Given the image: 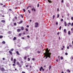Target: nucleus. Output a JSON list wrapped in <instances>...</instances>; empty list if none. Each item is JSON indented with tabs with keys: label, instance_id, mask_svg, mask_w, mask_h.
Listing matches in <instances>:
<instances>
[{
	"label": "nucleus",
	"instance_id": "f257e3e1",
	"mask_svg": "<svg viewBox=\"0 0 73 73\" xmlns=\"http://www.w3.org/2000/svg\"><path fill=\"white\" fill-rule=\"evenodd\" d=\"M46 53H44V56L46 57V59L48 57H49V58H50V55L51 54V53L49 52V51L48 50V49H47L46 50Z\"/></svg>",
	"mask_w": 73,
	"mask_h": 73
},
{
	"label": "nucleus",
	"instance_id": "f03ea898",
	"mask_svg": "<svg viewBox=\"0 0 73 73\" xmlns=\"http://www.w3.org/2000/svg\"><path fill=\"white\" fill-rule=\"evenodd\" d=\"M42 69V71H44V69H43V68H42V67L41 66L40 69V71H41Z\"/></svg>",
	"mask_w": 73,
	"mask_h": 73
},
{
	"label": "nucleus",
	"instance_id": "7ed1b4c3",
	"mask_svg": "<svg viewBox=\"0 0 73 73\" xmlns=\"http://www.w3.org/2000/svg\"><path fill=\"white\" fill-rule=\"evenodd\" d=\"M35 27H38V23H35Z\"/></svg>",
	"mask_w": 73,
	"mask_h": 73
},
{
	"label": "nucleus",
	"instance_id": "20e7f679",
	"mask_svg": "<svg viewBox=\"0 0 73 73\" xmlns=\"http://www.w3.org/2000/svg\"><path fill=\"white\" fill-rule=\"evenodd\" d=\"M0 70L1 71H5V69L4 68L2 67L0 68Z\"/></svg>",
	"mask_w": 73,
	"mask_h": 73
},
{
	"label": "nucleus",
	"instance_id": "39448f33",
	"mask_svg": "<svg viewBox=\"0 0 73 73\" xmlns=\"http://www.w3.org/2000/svg\"><path fill=\"white\" fill-rule=\"evenodd\" d=\"M17 31L18 32H20V31H21V29H17Z\"/></svg>",
	"mask_w": 73,
	"mask_h": 73
},
{
	"label": "nucleus",
	"instance_id": "423d86ee",
	"mask_svg": "<svg viewBox=\"0 0 73 73\" xmlns=\"http://www.w3.org/2000/svg\"><path fill=\"white\" fill-rule=\"evenodd\" d=\"M9 52L11 55H12V54H13L12 52H11V51H9Z\"/></svg>",
	"mask_w": 73,
	"mask_h": 73
},
{
	"label": "nucleus",
	"instance_id": "0eeeda50",
	"mask_svg": "<svg viewBox=\"0 0 73 73\" xmlns=\"http://www.w3.org/2000/svg\"><path fill=\"white\" fill-rule=\"evenodd\" d=\"M1 22L2 23H4L5 22V21L4 20H2L1 21Z\"/></svg>",
	"mask_w": 73,
	"mask_h": 73
},
{
	"label": "nucleus",
	"instance_id": "6e6552de",
	"mask_svg": "<svg viewBox=\"0 0 73 73\" xmlns=\"http://www.w3.org/2000/svg\"><path fill=\"white\" fill-rule=\"evenodd\" d=\"M32 9V11H34L35 12V11H36V10L35 9V8L32 9Z\"/></svg>",
	"mask_w": 73,
	"mask_h": 73
},
{
	"label": "nucleus",
	"instance_id": "1a4fd4ad",
	"mask_svg": "<svg viewBox=\"0 0 73 73\" xmlns=\"http://www.w3.org/2000/svg\"><path fill=\"white\" fill-rule=\"evenodd\" d=\"M24 27H21V29L22 30V31H23L24 30Z\"/></svg>",
	"mask_w": 73,
	"mask_h": 73
},
{
	"label": "nucleus",
	"instance_id": "9d476101",
	"mask_svg": "<svg viewBox=\"0 0 73 73\" xmlns=\"http://www.w3.org/2000/svg\"><path fill=\"white\" fill-rule=\"evenodd\" d=\"M16 60L15 59H14V64H15V63H16Z\"/></svg>",
	"mask_w": 73,
	"mask_h": 73
},
{
	"label": "nucleus",
	"instance_id": "9b49d317",
	"mask_svg": "<svg viewBox=\"0 0 73 73\" xmlns=\"http://www.w3.org/2000/svg\"><path fill=\"white\" fill-rule=\"evenodd\" d=\"M64 25H65V27H66V26L67 25V24H66V22H65Z\"/></svg>",
	"mask_w": 73,
	"mask_h": 73
},
{
	"label": "nucleus",
	"instance_id": "f8f14e48",
	"mask_svg": "<svg viewBox=\"0 0 73 73\" xmlns=\"http://www.w3.org/2000/svg\"><path fill=\"white\" fill-rule=\"evenodd\" d=\"M14 50V49H13V48H12L10 49V51H11V52H12V51H13Z\"/></svg>",
	"mask_w": 73,
	"mask_h": 73
},
{
	"label": "nucleus",
	"instance_id": "ddd939ff",
	"mask_svg": "<svg viewBox=\"0 0 73 73\" xmlns=\"http://www.w3.org/2000/svg\"><path fill=\"white\" fill-rule=\"evenodd\" d=\"M2 44H5V41H3L2 42Z\"/></svg>",
	"mask_w": 73,
	"mask_h": 73
},
{
	"label": "nucleus",
	"instance_id": "4468645a",
	"mask_svg": "<svg viewBox=\"0 0 73 73\" xmlns=\"http://www.w3.org/2000/svg\"><path fill=\"white\" fill-rule=\"evenodd\" d=\"M66 29H64V33H66Z\"/></svg>",
	"mask_w": 73,
	"mask_h": 73
},
{
	"label": "nucleus",
	"instance_id": "2eb2a0df",
	"mask_svg": "<svg viewBox=\"0 0 73 73\" xmlns=\"http://www.w3.org/2000/svg\"><path fill=\"white\" fill-rule=\"evenodd\" d=\"M22 23H23V21H21L19 23V24H21Z\"/></svg>",
	"mask_w": 73,
	"mask_h": 73
},
{
	"label": "nucleus",
	"instance_id": "dca6fc26",
	"mask_svg": "<svg viewBox=\"0 0 73 73\" xmlns=\"http://www.w3.org/2000/svg\"><path fill=\"white\" fill-rule=\"evenodd\" d=\"M3 37V36L2 35L0 36V38H2Z\"/></svg>",
	"mask_w": 73,
	"mask_h": 73
},
{
	"label": "nucleus",
	"instance_id": "f3484780",
	"mask_svg": "<svg viewBox=\"0 0 73 73\" xmlns=\"http://www.w3.org/2000/svg\"><path fill=\"white\" fill-rule=\"evenodd\" d=\"M68 35H70V31H69L68 32Z\"/></svg>",
	"mask_w": 73,
	"mask_h": 73
},
{
	"label": "nucleus",
	"instance_id": "a211bd4d",
	"mask_svg": "<svg viewBox=\"0 0 73 73\" xmlns=\"http://www.w3.org/2000/svg\"><path fill=\"white\" fill-rule=\"evenodd\" d=\"M16 53H17V54H18V55H19V52L18 51H17L16 52Z\"/></svg>",
	"mask_w": 73,
	"mask_h": 73
},
{
	"label": "nucleus",
	"instance_id": "6ab92c4d",
	"mask_svg": "<svg viewBox=\"0 0 73 73\" xmlns=\"http://www.w3.org/2000/svg\"><path fill=\"white\" fill-rule=\"evenodd\" d=\"M63 57L62 56H61L60 57V59L61 60H62L63 59Z\"/></svg>",
	"mask_w": 73,
	"mask_h": 73
},
{
	"label": "nucleus",
	"instance_id": "aec40b11",
	"mask_svg": "<svg viewBox=\"0 0 73 73\" xmlns=\"http://www.w3.org/2000/svg\"><path fill=\"white\" fill-rule=\"evenodd\" d=\"M16 39V37H14L13 38V40H15Z\"/></svg>",
	"mask_w": 73,
	"mask_h": 73
},
{
	"label": "nucleus",
	"instance_id": "412c9836",
	"mask_svg": "<svg viewBox=\"0 0 73 73\" xmlns=\"http://www.w3.org/2000/svg\"><path fill=\"white\" fill-rule=\"evenodd\" d=\"M8 33H9V34H11V32L10 31H9L8 32Z\"/></svg>",
	"mask_w": 73,
	"mask_h": 73
},
{
	"label": "nucleus",
	"instance_id": "4be33fe9",
	"mask_svg": "<svg viewBox=\"0 0 73 73\" xmlns=\"http://www.w3.org/2000/svg\"><path fill=\"white\" fill-rule=\"evenodd\" d=\"M67 72H70V71L69 70H67Z\"/></svg>",
	"mask_w": 73,
	"mask_h": 73
},
{
	"label": "nucleus",
	"instance_id": "5701e85b",
	"mask_svg": "<svg viewBox=\"0 0 73 73\" xmlns=\"http://www.w3.org/2000/svg\"><path fill=\"white\" fill-rule=\"evenodd\" d=\"M19 36H21V33H19Z\"/></svg>",
	"mask_w": 73,
	"mask_h": 73
},
{
	"label": "nucleus",
	"instance_id": "b1692460",
	"mask_svg": "<svg viewBox=\"0 0 73 73\" xmlns=\"http://www.w3.org/2000/svg\"><path fill=\"white\" fill-rule=\"evenodd\" d=\"M69 46H70V47H72V45L71 44H70L69 45Z\"/></svg>",
	"mask_w": 73,
	"mask_h": 73
},
{
	"label": "nucleus",
	"instance_id": "393cba45",
	"mask_svg": "<svg viewBox=\"0 0 73 73\" xmlns=\"http://www.w3.org/2000/svg\"><path fill=\"white\" fill-rule=\"evenodd\" d=\"M61 26H60V27L59 29V30H61Z\"/></svg>",
	"mask_w": 73,
	"mask_h": 73
},
{
	"label": "nucleus",
	"instance_id": "a878e982",
	"mask_svg": "<svg viewBox=\"0 0 73 73\" xmlns=\"http://www.w3.org/2000/svg\"><path fill=\"white\" fill-rule=\"evenodd\" d=\"M17 65H20V63L19 62H17Z\"/></svg>",
	"mask_w": 73,
	"mask_h": 73
},
{
	"label": "nucleus",
	"instance_id": "bb28decb",
	"mask_svg": "<svg viewBox=\"0 0 73 73\" xmlns=\"http://www.w3.org/2000/svg\"><path fill=\"white\" fill-rule=\"evenodd\" d=\"M26 58H27V56H26L25 57H24V59L25 60H26Z\"/></svg>",
	"mask_w": 73,
	"mask_h": 73
},
{
	"label": "nucleus",
	"instance_id": "cd10ccee",
	"mask_svg": "<svg viewBox=\"0 0 73 73\" xmlns=\"http://www.w3.org/2000/svg\"><path fill=\"white\" fill-rule=\"evenodd\" d=\"M28 61H30V58H28Z\"/></svg>",
	"mask_w": 73,
	"mask_h": 73
},
{
	"label": "nucleus",
	"instance_id": "c85d7f7f",
	"mask_svg": "<svg viewBox=\"0 0 73 73\" xmlns=\"http://www.w3.org/2000/svg\"><path fill=\"white\" fill-rule=\"evenodd\" d=\"M55 17V16H54V15H53V19H54Z\"/></svg>",
	"mask_w": 73,
	"mask_h": 73
},
{
	"label": "nucleus",
	"instance_id": "c756f323",
	"mask_svg": "<svg viewBox=\"0 0 73 73\" xmlns=\"http://www.w3.org/2000/svg\"><path fill=\"white\" fill-rule=\"evenodd\" d=\"M65 55H68V53L66 52V53H65Z\"/></svg>",
	"mask_w": 73,
	"mask_h": 73
},
{
	"label": "nucleus",
	"instance_id": "7c9ffc66",
	"mask_svg": "<svg viewBox=\"0 0 73 73\" xmlns=\"http://www.w3.org/2000/svg\"><path fill=\"white\" fill-rule=\"evenodd\" d=\"M23 11L25 12L26 11H25V10L24 9H23Z\"/></svg>",
	"mask_w": 73,
	"mask_h": 73
},
{
	"label": "nucleus",
	"instance_id": "2f4dec72",
	"mask_svg": "<svg viewBox=\"0 0 73 73\" xmlns=\"http://www.w3.org/2000/svg\"><path fill=\"white\" fill-rule=\"evenodd\" d=\"M57 18H58V17H59V14H58L57 15Z\"/></svg>",
	"mask_w": 73,
	"mask_h": 73
},
{
	"label": "nucleus",
	"instance_id": "473e14b6",
	"mask_svg": "<svg viewBox=\"0 0 73 73\" xmlns=\"http://www.w3.org/2000/svg\"><path fill=\"white\" fill-rule=\"evenodd\" d=\"M26 31L27 32H28V29H26Z\"/></svg>",
	"mask_w": 73,
	"mask_h": 73
},
{
	"label": "nucleus",
	"instance_id": "72a5a7b5",
	"mask_svg": "<svg viewBox=\"0 0 73 73\" xmlns=\"http://www.w3.org/2000/svg\"><path fill=\"white\" fill-rule=\"evenodd\" d=\"M51 68V66H49V69H50H50Z\"/></svg>",
	"mask_w": 73,
	"mask_h": 73
},
{
	"label": "nucleus",
	"instance_id": "f704fd0d",
	"mask_svg": "<svg viewBox=\"0 0 73 73\" xmlns=\"http://www.w3.org/2000/svg\"><path fill=\"white\" fill-rule=\"evenodd\" d=\"M48 2H49V3H50V1L49 0H48Z\"/></svg>",
	"mask_w": 73,
	"mask_h": 73
},
{
	"label": "nucleus",
	"instance_id": "c9c22d12",
	"mask_svg": "<svg viewBox=\"0 0 73 73\" xmlns=\"http://www.w3.org/2000/svg\"><path fill=\"white\" fill-rule=\"evenodd\" d=\"M14 25L15 26L16 25V23H15L14 24Z\"/></svg>",
	"mask_w": 73,
	"mask_h": 73
},
{
	"label": "nucleus",
	"instance_id": "e433bc0d",
	"mask_svg": "<svg viewBox=\"0 0 73 73\" xmlns=\"http://www.w3.org/2000/svg\"><path fill=\"white\" fill-rule=\"evenodd\" d=\"M56 25H57L58 24V22H56Z\"/></svg>",
	"mask_w": 73,
	"mask_h": 73
},
{
	"label": "nucleus",
	"instance_id": "4c0bfd02",
	"mask_svg": "<svg viewBox=\"0 0 73 73\" xmlns=\"http://www.w3.org/2000/svg\"><path fill=\"white\" fill-rule=\"evenodd\" d=\"M39 7V4H37V7Z\"/></svg>",
	"mask_w": 73,
	"mask_h": 73
},
{
	"label": "nucleus",
	"instance_id": "58836bf2",
	"mask_svg": "<svg viewBox=\"0 0 73 73\" xmlns=\"http://www.w3.org/2000/svg\"><path fill=\"white\" fill-rule=\"evenodd\" d=\"M38 53H40V51H38Z\"/></svg>",
	"mask_w": 73,
	"mask_h": 73
},
{
	"label": "nucleus",
	"instance_id": "ea45409f",
	"mask_svg": "<svg viewBox=\"0 0 73 73\" xmlns=\"http://www.w3.org/2000/svg\"><path fill=\"white\" fill-rule=\"evenodd\" d=\"M32 60H33V61H35V58H33L32 59Z\"/></svg>",
	"mask_w": 73,
	"mask_h": 73
},
{
	"label": "nucleus",
	"instance_id": "a19ab883",
	"mask_svg": "<svg viewBox=\"0 0 73 73\" xmlns=\"http://www.w3.org/2000/svg\"><path fill=\"white\" fill-rule=\"evenodd\" d=\"M59 11V9L58 8L57 9V12H58Z\"/></svg>",
	"mask_w": 73,
	"mask_h": 73
},
{
	"label": "nucleus",
	"instance_id": "79ce46f5",
	"mask_svg": "<svg viewBox=\"0 0 73 73\" xmlns=\"http://www.w3.org/2000/svg\"><path fill=\"white\" fill-rule=\"evenodd\" d=\"M71 20H73V17H71Z\"/></svg>",
	"mask_w": 73,
	"mask_h": 73
},
{
	"label": "nucleus",
	"instance_id": "37998d69",
	"mask_svg": "<svg viewBox=\"0 0 73 73\" xmlns=\"http://www.w3.org/2000/svg\"><path fill=\"white\" fill-rule=\"evenodd\" d=\"M13 60V58L12 57L11 58V61H12Z\"/></svg>",
	"mask_w": 73,
	"mask_h": 73
},
{
	"label": "nucleus",
	"instance_id": "c03bdc74",
	"mask_svg": "<svg viewBox=\"0 0 73 73\" xmlns=\"http://www.w3.org/2000/svg\"><path fill=\"white\" fill-rule=\"evenodd\" d=\"M73 26V23H72L71 24V26Z\"/></svg>",
	"mask_w": 73,
	"mask_h": 73
},
{
	"label": "nucleus",
	"instance_id": "a18cd8bd",
	"mask_svg": "<svg viewBox=\"0 0 73 73\" xmlns=\"http://www.w3.org/2000/svg\"><path fill=\"white\" fill-rule=\"evenodd\" d=\"M63 19H61V21H63Z\"/></svg>",
	"mask_w": 73,
	"mask_h": 73
},
{
	"label": "nucleus",
	"instance_id": "49530a36",
	"mask_svg": "<svg viewBox=\"0 0 73 73\" xmlns=\"http://www.w3.org/2000/svg\"><path fill=\"white\" fill-rule=\"evenodd\" d=\"M22 38L23 39V40H24V37Z\"/></svg>",
	"mask_w": 73,
	"mask_h": 73
},
{
	"label": "nucleus",
	"instance_id": "de8ad7c7",
	"mask_svg": "<svg viewBox=\"0 0 73 73\" xmlns=\"http://www.w3.org/2000/svg\"><path fill=\"white\" fill-rule=\"evenodd\" d=\"M15 19H17V18L16 17H15Z\"/></svg>",
	"mask_w": 73,
	"mask_h": 73
},
{
	"label": "nucleus",
	"instance_id": "09e8293b",
	"mask_svg": "<svg viewBox=\"0 0 73 73\" xmlns=\"http://www.w3.org/2000/svg\"><path fill=\"white\" fill-rule=\"evenodd\" d=\"M19 67H21V66H22L21 65H19Z\"/></svg>",
	"mask_w": 73,
	"mask_h": 73
},
{
	"label": "nucleus",
	"instance_id": "8fccbe9b",
	"mask_svg": "<svg viewBox=\"0 0 73 73\" xmlns=\"http://www.w3.org/2000/svg\"><path fill=\"white\" fill-rule=\"evenodd\" d=\"M61 2H62V3H64V1L63 0H62L61 1Z\"/></svg>",
	"mask_w": 73,
	"mask_h": 73
},
{
	"label": "nucleus",
	"instance_id": "3c124183",
	"mask_svg": "<svg viewBox=\"0 0 73 73\" xmlns=\"http://www.w3.org/2000/svg\"><path fill=\"white\" fill-rule=\"evenodd\" d=\"M27 37H28V38H29V35H28L27 36Z\"/></svg>",
	"mask_w": 73,
	"mask_h": 73
},
{
	"label": "nucleus",
	"instance_id": "603ef678",
	"mask_svg": "<svg viewBox=\"0 0 73 73\" xmlns=\"http://www.w3.org/2000/svg\"><path fill=\"white\" fill-rule=\"evenodd\" d=\"M21 16L22 18H23V16L22 15H21Z\"/></svg>",
	"mask_w": 73,
	"mask_h": 73
},
{
	"label": "nucleus",
	"instance_id": "864d4df0",
	"mask_svg": "<svg viewBox=\"0 0 73 73\" xmlns=\"http://www.w3.org/2000/svg\"><path fill=\"white\" fill-rule=\"evenodd\" d=\"M69 46H68L67 47V48L68 49H69Z\"/></svg>",
	"mask_w": 73,
	"mask_h": 73
},
{
	"label": "nucleus",
	"instance_id": "5fc2aeb1",
	"mask_svg": "<svg viewBox=\"0 0 73 73\" xmlns=\"http://www.w3.org/2000/svg\"><path fill=\"white\" fill-rule=\"evenodd\" d=\"M9 11H12V9H9Z\"/></svg>",
	"mask_w": 73,
	"mask_h": 73
},
{
	"label": "nucleus",
	"instance_id": "6e6d98bb",
	"mask_svg": "<svg viewBox=\"0 0 73 73\" xmlns=\"http://www.w3.org/2000/svg\"><path fill=\"white\" fill-rule=\"evenodd\" d=\"M68 24H69V25H71V23H68Z\"/></svg>",
	"mask_w": 73,
	"mask_h": 73
},
{
	"label": "nucleus",
	"instance_id": "4d7b16f0",
	"mask_svg": "<svg viewBox=\"0 0 73 73\" xmlns=\"http://www.w3.org/2000/svg\"><path fill=\"white\" fill-rule=\"evenodd\" d=\"M29 7H31V6H28L27 8V9H28V8H29Z\"/></svg>",
	"mask_w": 73,
	"mask_h": 73
},
{
	"label": "nucleus",
	"instance_id": "13d9d810",
	"mask_svg": "<svg viewBox=\"0 0 73 73\" xmlns=\"http://www.w3.org/2000/svg\"><path fill=\"white\" fill-rule=\"evenodd\" d=\"M27 28H29V26L28 25H27Z\"/></svg>",
	"mask_w": 73,
	"mask_h": 73
},
{
	"label": "nucleus",
	"instance_id": "bf43d9fd",
	"mask_svg": "<svg viewBox=\"0 0 73 73\" xmlns=\"http://www.w3.org/2000/svg\"><path fill=\"white\" fill-rule=\"evenodd\" d=\"M3 60H5V58H3Z\"/></svg>",
	"mask_w": 73,
	"mask_h": 73
},
{
	"label": "nucleus",
	"instance_id": "052dcab7",
	"mask_svg": "<svg viewBox=\"0 0 73 73\" xmlns=\"http://www.w3.org/2000/svg\"><path fill=\"white\" fill-rule=\"evenodd\" d=\"M23 35H25V33H23Z\"/></svg>",
	"mask_w": 73,
	"mask_h": 73
},
{
	"label": "nucleus",
	"instance_id": "680f3d73",
	"mask_svg": "<svg viewBox=\"0 0 73 73\" xmlns=\"http://www.w3.org/2000/svg\"><path fill=\"white\" fill-rule=\"evenodd\" d=\"M13 66H15V64H13Z\"/></svg>",
	"mask_w": 73,
	"mask_h": 73
},
{
	"label": "nucleus",
	"instance_id": "e2e57ef3",
	"mask_svg": "<svg viewBox=\"0 0 73 73\" xmlns=\"http://www.w3.org/2000/svg\"><path fill=\"white\" fill-rule=\"evenodd\" d=\"M22 73H25V72H24L23 71L22 72Z\"/></svg>",
	"mask_w": 73,
	"mask_h": 73
},
{
	"label": "nucleus",
	"instance_id": "0e129e2a",
	"mask_svg": "<svg viewBox=\"0 0 73 73\" xmlns=\"http://www.w3.org/2000/svg\"><path fill=\"white\" fill-rule=\"evenodd\" d=\"M26 67H28V65H26Z\"/></svg>",
	"mask_w": 73,
	"mask_h": 73
},
{
	"label": "nucleus",
	"instance_id": "69168bd1",
	"mask_svg": "<svg viewBox=\"0 0 73 73\" xmlns=\"http://www.w3.org/2000/svg\"><path fill=\"white\" fill-rule=\"evenodd\" d=\"M59 33H57V35H59Z\"/></svg>",
	"mask_w": 73,
	"mask_h": 73
},
{
	"label": "nucleus",
	"instance_id": "338daca9",
	"mask_svg": "<svg viewBox=\"0 0 73 73\" xmlns=\"http://www.w3.org/2000/svg\"><path fill=\"white\" fill-rule=\"evenodd\" d=\"M63 49H64V48H62L61 50H63Z\"/></svg>",
	"mask_w": 73,
	"mask_h": 73
},
{
	"label": "nucleus",
	"instance_id": "774afa93",
	"mask_svg": "<svg viewBox=\"0 0 73 73\" xmlns=\"http://www.w3.org/2000/svg\"><path fill=\"white\" fill-rule=\"evenodd\" d=\"M21 63H23V61H21Z\"/></svg>",
	"mask_w": 73,
	"mask_h": 73
}]
</instances>
